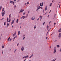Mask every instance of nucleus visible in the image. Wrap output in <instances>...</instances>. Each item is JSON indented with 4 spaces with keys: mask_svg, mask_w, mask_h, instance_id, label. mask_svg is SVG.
Here are the masks:
<instances>
[{
    "mask_svg": "<svg viewBox=\"0 0 61 61\" xmlns=\"http://www.w3.org/2000/svg\"><path fill=\"white\" fill-rule=\"evenodd\" d=\"M56 47H55L54 50V51L53 52V53L54 54H55V53H56Z\"/></svg>",
    "mask_w": 61,
    "mask_h": 61,
    "instance_id": "f257e3e1",
    "label": "nucleus"
},
{
    "mask_svg": "<svg viewBox=\"0 0 61 61\" xmlns=\"http://www.w3.org/2000/svg\"><path fill=\"white\" fill-rule=\"evenodd\" d=\"M5 11H4V12H2L1 13L2 16H3L4 15H5Z\"/></svg>",
    "mask_w": 61,
    "mask_h": 61,
    "instance_id": "f03ea898",
    "label": "nucleus"
},
{
    "mask_svg": "<svg viewBox=\"0 0 61 61\" xmlns=\"http://www.w3.org/2000/svg\"><path fill=\"white\" fill-rule=\"evenodd\" d=\"M39 6V7H38ZM37 8H38V9H37V10H36V11H37L38 10V9H40V6L39 5H37Z\"/></svg>",
    "mask_w": 61,
    "mask_h": 61,
    "instance_id": "7ed1b4c3",
    "label": "nucleus"
},
{
    "mask_svg": "<svg viewBox=\"0 0 61 61\" xmlns=\"http://www.w3.org/2000/svg\"><path fill=\"white\" fill-rule=\"evenodd\" d=\"M10 3H11V4H13V5H14V4L15 3V2H14V1H12L10 0Z\"/></svg>",
    "mask_w": 61,
    "mask_h": 61,
    "instance_id": "20e7f679",
    "label": "nucleus"
},
{
    "mask_svg": "<svg viewBox=\"0 0 61 61\" xmlns=\"http://www.w3.org/2000/svg\"><path fill=\"white\" fill-rule=\"evenodd\" d=\"M24 11V9L22 10L21 9V10L20 11V13H22L23 11Z\"/></svg>",
    "mask_w": 61,
    "mask_h": 61,
    "instance_id": "39448f33",
    "label": "nucleus"
},
{
    "mask_svg": "<svg viewBox=\"0 0 61 61\" xmlns=\"http://www.w3.org/2000/svg\"><path fill=\"white\" fill-rule=\"evenodd\" d=\"M61 36V34L60 33L59 35V38H60Z\"/></svg>",
    "mask_w": 61,
    "mask_h": 61,
    "instance_id": "423d86ee",
    "label": "nucleus"
},
{
    "mask_svg": "<svg viewBox=\"0 0 61 61\" xmlns=\"http://www.w3.org/2000/svg\"><path fill=\"white\" fill-rule=\"evenodd\" d=\"M43 17V16H40V18H41L40 20H41V19H42V18Z\"/></svg>",
    "mask_w": 61,
    "mask_h": 61,
    "instance_id": "0eeeda50",
    "label": "nucleus"
},
{
    "mask_svg": "<svg viewBox=\"0 0 61 61\" xmlns=\"http://www.w3.org/2000/svg\"><path fill=\"white\" fill-rule=\"evenodd\" d=\"M27 17V16L26 17L24 16H22L23 19H25V17Z\"/></svg>",
    "mask_w": 61,
    "mask_h": 61,
    "instance_id": "6e6552de",
    "label": "nucleus"
},
{
    "mask_svg": "<svg viewBox=\"0 0 61 61\" xmlns=\"http://www.w3.org/2000/svg\"><path fill=\"white\" fill-rule=\"evenodd\" d=\"M24 49V47H22V48L21 49V51H23Z\"/></svg>",
    "mask_w": 61,
    "mask_h": 61,
    "instance_id": "1a4fd4ad",
    "label": "nucleus"
},
{
    "mask_svg": "<svg viewBox=\"0 0 61 61\" xmlns=\"http://www.w3.org/2000/svg\"><path fill=\"white\" fill-rule=\"evenodd\" d=\"M31 19L32 20H35V17H33L31 18Z\"/></svg>",
    "mask_w": 61,
    "mask_h": 61,
    "instance_id": "9d476101",
    "label": "nucleus"
},
{
    "mask_svg": "<svg viewBox=\"0 0 61 61\" xmlns=\"http://www.w3.org/2000/svg\"><path fill=\"white\" fill-rule=\"evenodd\" d=\"M10 24L9 23H7V26H6V27H7L8 26H9V24Z\"/></svg>",
    "mask_w": 61,
    "mask_h": 61,
    "instance_id": "9b49d317",
    "label": "nucleus"
},
{
    "mask_svg": "<svg viewBox=\"0 0 61 61\" xmlns=\"http://www.w3.org/2000/svg\"><path fill=\"white\" fill-rule=\"evenodd\" d=\"M28 55H27V56H26L25 57V59H26V58H28Z\"/></svg>",
    "mask_w": 61,
    "mask_h": 61,
    "instance_id": "f8f14e48",
    "label": "nucleus"
},
{
    "mask_svg": "<svg viewBox=\"0 0 61 61\" xmlns=\"http://www.w3.org/2000/svg\"><path fill=\"white\" fill-rule=\"evenodd\" d=\"M14 20H13L11 22V25H12L14 23Z\"/></svg>",
    "mask_w": 61,
    "mask_h": 61,
    "instance_id": "ddd939ff",
    "label": "nucleus"
},
{
    "mask_svg": "<svg viewBox=\"0 0 61 61\" xmlns=\"http://www.w3.org/2000/svg\"><path fill=\"white\" fill-rule=\"evenodd\" d=\"M58 32L60 33V32H61V28L60 29L58 30Z\"/></svg>",
    "mask_w": 61,
    "mask_h": 61,
    "instance_id": "4468645a",
    "label": "nucleus"
},
{
    "mask_svg": "<svg viewBox=\"0 0 61 61\" xmlns=\"http://www.w3.org/2000/svg\"><path fill=\"white\" fill-rule=\"evenodd\" d=\"M49 28V26H48V25L47 26V30H48V29Z\"/></svg>",
    "mask_w": 61,
    "mask_h": 61,
    "instance_id": "2eb2a0df",
    "label": "nucleus"
},
{
    "mask_svg": "<svg viewBox=\"0 0 61 61\" xmlns=\"http://www.w3.org/2000/svg\"><path fill=\"white\" fill-rule=\"evenodd\" d=\"M47 6H46V7L45 8V11H46V10H47Z\"/></svg>",
    "mask_w": 61,
    "mask_h": 61,
    "instance_id": "dca6fc26",
    "label": "nucleus"
},
{
    "mask_svg": "<svg viewBox=\"0 0 61 61\" xmlns=\"http://www.w3.org/2000/svg\"><path fill=\"white\" fill-rule=\"evenodd\" d=\"M19 35H20V31H19L18 33V36H19Z\"/></svg>",
    "mask_w": 61,
    "mask_h": 61,
    "instance_id": "f3484780",
    "label": "nucleus"
},
{
    "mask_svg": "<svg viewBox=\"0 0 61 61\" xmlns=\"http://www.w3.org/2000/svg\"><path fill=\"white\" fill-rule=\"evenodd\" d=\"M18 21H19V20H18V19H17L16 21L17 23H18Z\"/></svg>",
    "mask_w": 61,
    "mask_h": 61,
    "instance_id": "a211bd4d",
    "label": "nucleus"
},
{
    "mask_svg": "<svg viewBox=\"0 0 61 61\" xmlns=\"http://www.w3.org/2000/svg\"><path fill=\"white\" fill-rule=\"evenodd\" d=\"M11 18V14H10L9 16V19H10Z\"/></svg>",
    "mask_w": 61,
    "mask_h": 61,
    "instance_id": "6ab92c4d",
    "label": "nucleus"
},
{
    "mask_svg": "<svg viewBox=\"0 0 61 61\" xmlns=\"http://www.w3.org/2000/svg\"><path fill=\"white\" fill-rule=\"evenodd\" d=\"M52 5V3H51L50 5V7H51V6Z\"/></svg>",
    "mask_w": 61,
    "mask_h": 61,
    "instance_id": "aec40b11",
    "label": "nucleus"
},
{
    "mask_svg": "<svg viewBox=\"0 0 61 61\" xmlns=\"http://www.w3.org/2000/svg\"><path fill=\"white\" fill-rule=\"evenodd\" d=\"M4 9H5V8H4L3 9H2V12H4Z\"/></svg>",
    "mask_w": 61,
    "mask_h": 61,
    "instance_id": "412c9836",
    "label": "nucleus"
},
{
    "mask_svg": "<svg viewBox=\"0 0 61 61\" xmlns=\"http://www.w3.org/2000/svg\"><path fill=\"white\" fill-rule=\"evenodd\" d=\"M4 46H5V45H3L2 47V48H4Z\"/></svg>",
    "mask_w": 61,
    "mask_h": 61,
    "instance_id": "4be33fe9",
    "label": "nucleus"
},
{
    "mask_svg": "<svg viewBox=\"0 0 61 61\" xmlns=\"http://www.w3.org/2000/svg\"><path fill=\"white\" fill-rule=\"evenodd\" d=\"M36 25H35L34 27V29H35V28H36Z\"/></svg>",
    "mask_w": 61,
    "mask_h": 61,
    "instance_id": "5701e85b",
    "label": "nucleus"
},
{
    "mask_svg": "<svg viewBox=\"0 0 61 61\" xmlns=\"http://www.w3.org/2000/svg\"><path fill=\"white\" fill-rule=\"evenodd\" d=\"M6 22H5L4 23V25H6Z\"/></svg>",
    "mask_w": 61,
    "mask_h": 61,
    "instance_id": "b1692460",
    "label": "nucleus"
},
{
    "mask_svg": "<svg viewBox=\"0 0 61 61\" xmlns=\"http://www.w3.org/2000/svg\"><path fill=\"white\" fill-rule=\"evenodd\" d=\"M14 34V35H16V31H15V33Z\"/></svg>",
    "mask_w": 61,
    "mask_h": 61,
    "instance_id": "393cba45",
    "label": "nucleus"
},
{
    "mask_svg": "<svg viewBox=\"0 0 61 61\" xmlns=\"http://www.w3.org/2000/svg\"><path fill=\"white\" fill-rule=\"evenodd\" d=\"M57 47L58 48L59 47V45H57Z\"/></svg>",
    "mask_w": 61,
    "mask_h": 61,
    "instance_id": "a878e982",
    "label": "nucleus"
},
{
    "mask_svg": "<svg viewBox=\"0 0 61 61\" xmlns=\"http://www.w3.org/2000/svg\"><path fill=\"white\" fill-rule=\"evenodd\" d=\"M19 43H18L17 45V46H18L19 45Z\"/></svg>",
    "mask_w": 61,
    "mask_h": 61,
    "instance_id": "bb28decb",
    "label": "nucleus"
},
{
    "mask_svg": "<svg viewBox=\"0 0 61 61\" xmlns=\"http://www.w3.org/2000/svg\"><path fill=\"white\" fill-rule=\"evenodd\" d=\"M10 37L8 39V41H9V39H10Z\"/></svg>",
    "mask_w": 61,
    "mask_h": 61,
    "instance_id": "cd10ccee",
    "label": "nucleus"
},
{
    "mask_svg": "<svg viewBox=\"0 0 61 61\" xmlns=\"http://www.w3.org/2000/svg\"><path fill=\"white\" fill-rule=\"evenodd\" d=\"M41 6H43V2H42V4H41Z\"/></svg>",
    "mask_w": 61,
    "mask_h": 61,
    "instance_id": "c85d7f7f",
    "label": "nucleus"
},
{
    "mask_svg": "<svg viewBox=\"0 0 61 61\" xmlns=\"http://www.w3.org/2000/svg\"><path fill=\"white\" fill-rule=\"evenodd\" d=\"M10 21H11V20L10 19L9 20L8 22H10Z\"/></svg>",
    "mask_w": 61,
    "mask_h": 61,
    "instance_id": "c756f323",
    "label": "nucleus"
},
{
    "mask_svg": "<svg viewBox=\"0 0 61 61\" xmlns=\"http://www.w3.org/2000/svg\"><path fill=\"white\" fill-rule=\"evenodd\" d=\"M16 7V5H15L14 7V8H15V7Z\"/></svg>",
    "mask_w": 61,
    "mask_h": 61,
    "instance_id": "7c9ffc66",
    "label": "nucleus"
},
{
    "mask_svg": "<svg viewBox=\"0 0 61 61\" xmlns=\"http://www.w3.org/2000/svg\"><path fill=\"white\" fill-rule=\"evenodd\" d=\"M29 3V2H28L27 3V5H28Z\"/></svg>",
    "mask_w": 61,
    "mask_h": 61,
    "instance_id": "2f4dec72",
    "label": "nucleus"
},
{
    "mask_svg": "<svg viewBox=\"0 0 61 61\" xmlns=\"http://www.w3.org/2000/svg\"><path fill=\"white\" fill-rule=\"evenodd\" d=\"M12 39H10V41H12Z\"/></svg>",
    "mask_w": 61,
    "mask_h": 61,
    "instance_id": "473e14b6",
    "label": "nucleus"
},
{
    "mask_svg": "<svg viewBox=\"0 0 61 61\" xmlns=\"http://www.w3.org/2000/svg\"><path fill=\"white\" fill-rule=\"evenodd\" d=\"M31 57H32V55H31L30 56V58H31Z\"/></svg>",
    "mask_w": 61,
    "mask_h": 61,
    "instance_id": "72a5a7b5",
    "label": "nucleus"
},
{
    "mask_svg": "<svg viewBox=\"0 0 61 61\" xmlns=\"http://www.w3.org/2000/svg\"><path fill=\"white\" fill-rule=\"evenodd\" d=\"M54 59V61H55V60H56V59Z\"/></svg>",
    "mask_w": 61,
    "mask_h": 61,
    "instance_id": "f704fd0d",
    "label": "nucleus"
},
{
    "mask_svg": "<svg viewBox=\"0 0 61 61\" xmlns=\"http://www.w3.org/2000/svg\"><path fill=\"white\" fill-rule=\"evenodd\" d=\"M24 58H25V56H24L23 57V59Z\"/></svg>",
    "mask_w": 61,
    "mask_h": 61,
    "instance_id": "c9c22d12",
    "label": "nucleus"
},
{
    "mask_svg": "<svg viewBox=\"0 0 61 61\" xmlns=\"http://www.w3.org/2000/svg\"><path fill=\"white\" fill-rule=\"evenodd\" d=\"M1 8H2V6H1L0 7V9H1Z\"/></svg>",
    "mask_w": 61,
    "mask_h": 61,
    "instance_id": "e433bc0d",
    "label": "nucleus"
},
{
    "mask_svg": "<svg viewBox=\"0 0 61 61\" xmlns=\"http://www.w3.org/2000/svg\"><path fill=\"white\" fill-rule=\"evenodd\" d=\"M56 14H55V15H54V17H55V16H56Z\"/></svg>",
    "mask_w": 61,
    "mask_h": 61,
    "instance_id": "4c0bfd02",
    "label": "nucleus"
},
{
    "mask_svg": "<svg viewBox=\"0 0 61 61\" xmlns=\"http://www.w3.org/2000/svg\"><path fill=\"white\" fill-rule=\"evenodd\" d=\"M41 5H42V3H41L40 4V6H41Z\"/></svg>",
    "mask_w": 61,
    "mask_h": 61,
    "instance_id": "58836bf2",
    "label": "nucleus"
},
{
    "mask_svg": "<svg viewBox=\"0 0 61 61\" xmlns=\"http://www.w3.org/2000/svg\"><path fill=\"white\" fill-rule=\"evenodd\" d=\"M45 22H44V23L43 24V25H44L45 24Z\"/></svg>",
    "mask_w": 61,
    "mask_h": 61,
    "instance_id": "ea45409f",
    "label": "nucleus"
},
{
    "mask_svg": "<svg viewBox=\"0 0 61 61\" xmlns=\"http://www.w3.org/2000/svg\"><path fill=\"white\" fill-rule=\"evenodd\" d=\"M15 36V34H14L13 35V36Z\"/></svg>",
    "mask_w": 61,
    "mask_h": 61,
    "instance_id": "a19ab883",
    "label": "nucleus"
},
{
    "mask_svg": "<svg viewBox=\"0 0 61 61\" xmlns=\"http://www.w3.org/2000/svg\"><path fill=\"white\" fill-rule=\"evenodd\" d=\"M25 38V37H24V38H23V40H24V39Z\"/></svg>",
    "mask_w": 61,
    "mask_h": 61,
    "instance_id": "79ce46f5",
    "label": "nucleus"
},
{
    "mask_svg": "<svg viewBox=\"0 0 61 61\" xmlns=\"http://www.w3.org/2000/svg\"><path fill=\"white\" fill-rule=\"evenodd\" d=\"M25 38V37H24V38H23V40H24V39Z\"/></svg>",
    "mask_w": 61,
    "mask_h": 61,
    "instance_id": "37998d69",
    "label": "nucleus"
},
{
    "mask_svg": "<svg viewBox=\"0 0 61 61\" xmlns=\"http://www.w3.org/2000/svg\"><path fill=\"white\" fill-rule=\"evenodd\" d=\"M7 20H8V17L7 19Z\"/></svg>",
    "mask_w": 61,
    "mask_h": 61,
    "instance_id": "c03bdc74",
    "label": "nucleus"
},
{
    "mask_svg": "<svg viewBox=\"0 0 61 61\" xmlns=\"http://www.w3.org/2000/svg\"><path fill=\"white\" fill-rule=\"evenodd\" d=\"M56 23H54V25H56Z\"/></svg>",
    "mask_w": 61,
    "mask_h": 61,
    "instance_id": "a18cd8bd",
    "label": "nucleus"
},
{
    "mask_svg": "<svg viewBox=\"0 0 61 61\" xmlns=\"http://www.w3.org/2000/svg\"><path fill=\"white\" fill-rule=\"evenodd\" d=\"M0 20L1 21H2V20H3V19H0Z\"/></svg>",
    "mask_w": 61,
    "mask_h": 61,
    "instance_id": "49530a36",
    "label": "nucleus"
},
{
    "mask_svg": "<svg viewBox=\"0 0 61 61\" xmlns=\"http://www.w3.org/2000/svg\"><path fill=\"white\" fill-rule=\"evenodd\" d=\"M25 13H23L24 15H25Z\"/></svg>",
    "mask_w": 61,
    "mask_h": 61,
    "instance_id": "de8ad7c7",
    "label": "nucleus"
},
{
    "mask_svg": "<svg viewBox=\"0 0 61 61\" xmlns=\"http://www.w3.org/2000/svg\"><path fill=\"white\" fill-rule=\"evenodd\" d=\"M15 38H16V36H15Z\"/></svg>",
    "mask_w": 61,
    "mask_h": 61,
    "instance_id": "09e8293b",
    "label": "nucleus"
},
{
    "mask_svg": "<svg viewBox=\"0 0 61 61\" xmlns=\"http://www.w3.org/2000/svg\"><path fill=\"white\" fill-rule=\"evenodd\" d=\"M16 0H13L14 1H16Z\"/></svg>",
    "mask_w": 61,
    "mask_h": 61,
    "instance_id": "8fccbe9b",
    "label": "nucleus"
},
{
    "mask_svg": "<svg viewBox=\"0 0 61 61\" xmlns=\"http://www.w3.org/2000/svg\"><path fill=\"white\" fill-rule=\"evenodd\" d=\"M2 54H3V51H2Z\"/></svg>",
    "mask_w": 61,
    "mask_h": 61,
    "instance_id": "3c124183",
    "label": "nucleus"
},
{
    "mask_svg": "<svg viewBox=\"0 0 61 61\" xmlns=\"http://www.w3.org/2000/svg\"><path fill=\"white\" fill-rule=\"evenodd\" d=\"M46 13H45V14L44 15H46Z\"/></svg>",
    "mask_w": 61,
    "mask_h": 61,
    "instance_id": "603ef678",
    "label": "nucleus"
},
{
    "mask_svg": "<svg viewBox=\"0 0 61 61\" xmlns=\"http://www.w3.org/2000/svg\"><path fill=\"white\" fill-rule=\"evenodd\" d=\"M49 15H48V17H49Z\"/></svg>",
    "mask_w": 61,
    "mask_h": 61,
    "instance_id": "864d4df0",
    "label": "nucleus"
},
{
    "mask_svg": "<svg viewBox=\"0 0 61 61\" xmlns=\"http://www.w3.org/2000/svg\"><path fill=\"white\" fill-rule=\"evenodd\" d=\"M13 41H14V40H15L14 39V38L13 39Z\"/></svg>",
    "mask_w": 61,
    "mask_h": 61,
    "instance_id": "5fc2aeb1",
    "label": "nucleus"
},
{
    "mask_svg": "<svg viewBox=\"0 0 61 61\" xmlns=\"http://www.w3.org/2000/svg\"><path fill=\"white\" fill-rule=\"evenodd\" d=\"M25 60H26V59H25V60H24V61H25Z\"/></svg>",
    "mask_w": 61,
    "mask_h": 61,
    "instance_id": "6e6d98bb",
    "label": "nucleus"
},
{
    "mask_svg": "<svg viewBox=\"0 0 61 61\" xmlns=\"http://www.w3.org/2000/svg\"><path fill=\"white\" fill-rule=\"evenodd\" d=\"M8 20H7V23L8 22Z\"/></svg>",
    "mask_w": 61,
    "mask_h": 61,
    "instance_id": "4d7b16f0",
    "label": "nucleus"
},
{
    "mask_svg": "<svg viewBox=\"0 0 61 61\" xmlns=\"http://www.w3.org/2000/svg\"><path fill=\"white\" fill-rule=\"evenodd\" d=\"M13 39H15V37Z\"/></svg>",
    "mask_w": 61,
    "mask_h": 61,
    "instance_id": "13d9d810",
    "label": "nucleus"
},
{
    "mask_svg": "<svg viewBox=\"0 0 61 61\" xmlns=\"http://www.w3.org/2000/svg\"><path fill=\"white\" fill-rule=\"evenodd\" d=\"M50 12H51V10H50L49 13H50Z\"/></svg>",
    "mask_w": 61,
    "mask_h": 61,
    "instance_id": "bf43d9fd",
    "label": "nucleus"
},
{
    "mask_svg": "<svg viewBox=\"0 0 61 61\" xmlns=\"http://www.w3.org/2000/svg\"><path fill=\"white\" fill-rule=\"evenodd\" d=\"M46 39H47V37H46Z\"/></svg>",
    "mask_w": 61,
    "mask_h": 61,
    "instance_id": "052dcab7",
    "label": "nucleus"
},
{
    "mask_svg": "<svg viewBox=\"0 0 61 61\" xmlns=\"http://www.w3.org/2000/svg\"><path fill=\"white\" fill-rule=\"evenodd\" d=\"M48 32H47V34H46L47 35V34H48Z\"/></svg>",
    "mask_w": 61,
    "mask_h": 61,
    "instance_id": "680f3d73",
    "label": "nucleus"
},
{
    "mask_svg": "<svg viewBox=\"0 0 61 61\" xmlns=\"http://www.w3.org/2000/svg\"><path fill=\"white\" fill-rule=\"evenodd\" d=\"M61 49H60V52H61Z\"/></svg>",
    "mask_w": 61,
    "mask_h": 61,
    "instance_id": "e2e57ef3",
    "label": "nucleus"
},
{
    "mask_svg": "<svg viewBox=\"0 0 61 61\" xmlns=\"http://www.w3.org/2000/svg\"><path fill=\"white\" fill-rule=\"evenodd\" d=\"M21 19H22L23 18V16L21 18Z\"/></svg>",
    "mask_w": 61,
    "mask_h": 61,
    "instance_id": "0e129e2a",
    "label": "nucleus"
},
{
    "mask_svg": "<svg viewBox=\"0 0 61 61\" xmlns=\"http://www.w3.org/2000/svg\"><path fill=\"white\" fill-rule=\"evenodd\" d=\"M59 7H60V5H59Z\"/></svg>",
    "mask_w": 61,
    "mask_h": 61,
    "instance_id": "69168bd1",
    "label": "nucleus"
},
{
    "mask_svg": "<svg viewBox=\"0 0 61 61\" xmlns=\"http://www.w3.org/2000/svg\"><path fill=\"white\" fill-rule=\"evenodd\" d=\"M39 20V18H38V19H37V20Z\"/></svg>",
    "mask_w": 61,
    "mask_h": 61,
    "instance_id": "338daca9",
    "label": "nucleus"
},
{
    "mask_svg": "<svg viewBox=\"0 0 61 61\" xmlns=\"http://www.w3.org/2000/svg\"><path fill=\"white\" fill-rule=\"evenodd\" d=\"M28 13H29V11H28Z\"/></svg>",
    "mask_w": 61,
    "mask_h": 61,
    "instance_id": "774afa93",
    "label": "nucleus"
}]
</instances>
